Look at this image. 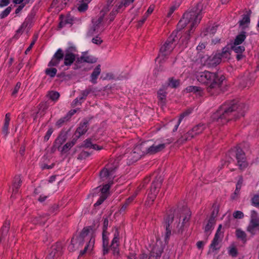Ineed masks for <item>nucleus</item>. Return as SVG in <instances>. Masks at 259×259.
<instances>
[{
    "label": "nucleus",
    "mask_w": 259,
    "mask_h": 259,
    "mask_svg": "<svg viewBox=\"0 0 259 259\" xmlns=\"http://www.w3.org/2000/svg\"><path fill=\"white\" fill-rule=\"evenodd\" d=\"M248 107L243 103L235 100L227 102L222 105L211 116L213 121L225 124L230 120H236L240 116H244Z\"/></svg>",
    "instance_id": "obj_1"
},
{
    "label": "nucleus",
    "mask_w": 259,
    "mask_h": 259,
    "mask_svg": "<svg viewBox=\"0 0 259 259\" xmlns=\"http://www.w3.org/2000/svg\"><path fill=\"white\" fill-rule=\"evenodd\" d=\"M202 9V5L201 3H198L195 7L186 12L177 25V30L172 32H175V34L179 37L181 34H179V36H178V34L180 30L184 28L188 23H191L189 30L184 36L185 41L186 42L185 47H187L186 45L190 38V33L194 31V29L200 23L202 19L201 12Z\"/></svg>",
    "instance_id": "obj_2"
},
{
    "label": "nucleus",
    "mask_w": 259,
    "mask_h": 259,
    "mask_svg": "<svg viewBox=\"0 0 259 259\" xmlns=\"http://www.w3.org/2000/svg\"><path fill=\"white\" fill-rule=\"evenodd\" d=\"M196 78L198 81L208 85L207 91L211 95L218 94V90H220L225 79L223 75L219 77L217 73L208 71L198 72L196 74Z\"/></svg>",
    "instance_id": "obj_3"
},
{
    "label": "nucleus",
    "mask_w": 259,
    "mask_h": 259,
    "mask_svg": "<svg viewBox=\"0 0 259 259\" xmlns=\"http://www.w3.org/2000/svg\"><path fill=\"white\" fill-rule=\"evenodd\" d=\"M163 179L161 176H157L154 181L152 182L149 192L148 196V200L146 202V205L149 206L152 204L157 194L158 189L160 188L162 184Z\"/></svg>",
    "instance_id": "obj_4"
},
{
    "label": "nucleus",
    "mask_w": 259,
    "mask_h": 259,
    "mask_svg": "<svg viewBox=\"0 0 259 259\" xmlns=\"http://www.w3.org/2000/svg\"><path fill=\"white\" fill-rule=\"evenodd\" d=\"M178 38V37L175 34V33H172L160 49V53L162 56L165 57L171 52L174 48V47L172 46L173 43L175 42Z\"/></svg>",
    "instance_id": "obj_5"
},
{
    "label": "nucleus",
    "mask_w": 259,
    "mask_h": 259,
    "mask_svg": "<svg viewBox=\"0 0 259 259\" xmlns=\"http://www.w3.org/2000/svg\"><path fill=\"white\" fill-rule=\"evenodd\" d=\"M174 210H170L169 214L164 218V226L165 227L166 232L165 235V240L166 241L169 239V236L171 235V231L172 227L171 224L174 221Z\"/></svg>",
    "instance_id": "obj_6"
},
{
    "label": "nucleus",
    "mask_w": 259,
    "mask_h": 259,
    "mask_svg": "<svg viewBox=\"0 0 259 259\" xmlns=\"http://www.w3.org/2000/svg\"><path fill=\"white\" fill-rule=\"evenodd\" d=\"M236 158L237 161V165L241 170L243 169L248 166L245 153L240 147L236 148Z\"/></svg>",
    "instance_id": "obj_7"
},
{
    "label": "nucleus",
    "mask_w": 259,
    "mask_h": 259,
    "mask_svg": "<svg viewBox=\"0 0 259 259\" xmlns=\"http://www.w3.org/2000/svg\"><path fill=\"white\" fill-rule=\"evenodd\" d=\"M63 246L61 242H58L53 245L51 248V251L49 253L48 257V259H54L61 254V250Z\"/></svg>",
    "instance_id": "obj_8"
},
{
    "label": "nucleus",
    "mask_w": 259,
    "mask_h": 259,
    "mask_svg": "<svg viewBox=\"0 0 259 259\" xmlns=\"http://www.w3.org/2000/svg\"><path fill=\"white\" fill-rule=\"evenodd\" d=\"M119 233L118 228H115V232L114 235V238L112 241V243L110 245L111 249L113 250L114 255H118L119 253V250L118 248L119 244H118L119 241Z\"/></svg>",
    "instance_id": "obj_9"
},
{
    "label": "nucleus",
    "mask_w": 259,
    "mask_h": 259,
    "mask_svg": "<svg viewBox=\"0 0 259 259\" xmlns=\"http://www.w3.org/2000/svg\"><path fill=\"white\" fill-rule=\"evenodd\" d=\"M218 53H216L212 56H207L205 61V64L210 67L216 66L221 62V58Z\"/></svg>",
    "instance_id": "obj_10"
},
{
    "label": "nucleus",
    "mask_w": 259,
    "mask_h": 259,
    "mask_svg": "<svg viewBox=\"0 0 259 259\" xmlns=\"http://www.w3.org/2000/svg\"><path fill=\"white\" fill-rule=\"evenodd\" d=\"M135 148L137 152H139L142 156L145 154H150V146L149 144L148 141L142 142V143L137 145L135 147Z\"/></svg>",
    "instance_id": "obj_11"
},
{
    "label": "nucleus",
    "mask_w": 259,
    "mask_h": 259,
    "mask_svg": "<svg viewBox=\"0 0 259 259\" xmlns=\"http://www.w3.org/2000/svg\"><path fill=\"white\" fill-rule=\"evenodd\" d=\"M166 85H162L157 92V97L159 100V103L161 106L165 105L166 103V97L167 92H165L166 90Z\"/></svg>",
    "instance_id": "obj_12"
},
{
    "label": "nucleus",
    "mask_w": 259,
    "mask_h": 259,
    "mask_svg": "<svg viewBox=\"0 0 259 259\" xmlns=\"http://www.w3.org/2000/svg\"><path fill=\"white\" fill-rule=\"evenodd\" d=\"M99 225L100 224L98 221L94 222L92 226L84 228L80 232L79 236L85 238L90 231L94 232L99 227Z\"/></svg>",
    "instance_id": "obj_13"
},
{
    "label": "nucleus",
    "mask_w": 259,
    "mask_h": 259,
    "mask_svg": "<svg viewBox=\"0 0 259 259\" xmlns=\"http://www.w3.org/2000/svg\"><path fill=\"white\" fill-rule=\"evenodd\" d=\"M205 128V125L204 124L199 123L192 128L191 130L189 131L188 132V134L190 135L191 138H192L195 136L201 133Z\"/></svg>",
    "instance_id": "obj_14"
},
{
    "label": "nucleus",
    "mask_w": 259,
    "mask_h": 259,
    "mask_svg": "<svg viewBox=\"0 0 259 259\" xmlns=\"http://www.w3.org/2000/svg\"><path fill=\"white\" fill-rule=\"evenodd\" d=\"M142 156V155L139 152H137L136 150V148L135 147L132 152L127 154L126 156L127 157V160L130 164L137 161Z\"/></svg>",
    "instance_id": "obj_15"
},
{
    "label": "nucleus",
    "mask_w": 259,
    "mask_h": 259,
    "mask_svg": "<svg viewBox=\"0 0 259 259\" xmlns=\"http://www.w3.org/2000/svg\"><path fill=\"white\" fill-rule=\"evenodd\" d=\"M89 122L86 120L82 123H80L79 126L77 128L74 135H77V138L84 135L88 130Z\"/></svg>",
    "instance_id": "obj_16"
},
{
    "label": "nucleus",
    "mask_w": 259,
    "mask_h": 259,
    "mask_svg": "<svg viewBox=\"0 0 259 259\" xmlns=\"http://www.w3.org/2000/svg\"><path fill=\"white\" fill-rule=\"evenodd\" d=\"M231 50L228 45L223 48L222 49V52L218 53L221 61L223 60L224 61H225L226 60L230 59L231 54Z\"/></svg>",
    "instance_id": "obj_17"
},
{
    "label": "nucleus",
    "mask_w": 259,
    "mask_h": 259,
    "mask_svg": "<svg viewBox=\"0 0 259 259\" xmlns=\"http://www.w3.org/2000/svg\"><path fill=\"white\" fill-rule=\"evenodd\" d=\"M75 60V55L70 52L69 50H66L64 56V64L66 66H70Z\"/></svg>",
    "instance_id": "obj_18"
},
{
    "label": "nucleus",
    "mask_w": 259,
    "mask_h": 259,
    "mask_svg": "<svg viewBox=\"0 0 259 259\" xmlns=\"http://www.w3.org/2000/svg\"><path fill=\"white\" fill-rule=\"evenodd\" d=\"M162 249L158 246H154L150 253L149 259H159Z\"/></svg>",
    "instance_id": "obj_19"
},
{
    "label": "nucleus",
    "mask_w": 259,
    "mask_h": 259,
    "mask_svg": "<svg viewBox=\"0 0 259 259\" xmlns=\"http://www.w3.org/2000/svg\"><path fill=\"white\" fill-rule=\"evenodd\" d=\"M10 227V221L6 220L3 224V226L0 231V242L7 235Z\"/></svg>",
    "instance_id": "obj_20"
},
{
    "label": "nucleus",
    "mask_w": 259,
    "mask_h": 259,
    "mask_svg": "<svg viewBox=\"0 0 259 259\" xmlns=\"http://www.w3.org/2000/svg\"><path fill=\"white\" fill-rule=\"evenodd\" d=\"M22 181L20 176H16L13 182V193L16 194L18 193V190L20 187Z\"/></svg>",
    "instance_id": "obj_21"
},
{
    "label": "nucleus",
    "mask_w": 259,
    "mask_h": 259,
    "mask_svg": "<svg viewBox=\"0 0 259 259\" xmlns=\"http://www.w3.org/2000/svg\"><path fill=\"white\" fill-rule=\"evenodd\" d=\"M255 228L259 229V219L250 220V224L247 228V231L252 235H254Z\"/></svg>",
    "instance_id": "obj_22"
},
{
    "label": "nucleus",
    "mask_w": 259,
    "mask_h": 259,
    "mask_svg": "<svg viewBox=\"0 0 259 259\" xmlns=\"http://www.w3.org/2000/svg\"><path fill=\"white\" fill-rule=\"evenodd\" d=\"M216 221H213L212 219H209L208 221L207 224L204 228V233L206 237V239L211 234V231L213 229L214 225L215 224Z\"/></svg>",
    "instance_id": "obj_23"
},
{
    "label": "nucleus",
    "mask_w": 259,
    "mask_h": 259,
    "mask_svg": "<svg viewBox=\"0 0 259 259\" xmlns=\"http://www.w3.org/2000/svg\"><path fill=\"white\" fill-rule=\"evenodd\" d=\"M60 22L58 26L59 28H62L67 24H72L73 21V19L70 16L65 17L63 15H60Z\"/></svg>",
    "instance_id": "obj_24"
},
{
    "label": "nucleus",
    "mask_w": 259,
    "mask_h": 259,
    "mask_svg": "<svg viewBox=\"0 0 259 259\" xmlns=\"http://www.w3.org/2000/svg\"><path fill=\"white\" fill-rule=\"evenodd\" d=\"M101 73V65H97L95 68L94 69L93 72L91 74V81L94 83L95 84L97 83V79L99 75V74Z\"/></svg>",
    "instance_id": "obj_25"
},
{
    "label": "nucleus",
    "mask_w": 259,
    "mask_h": 259,
    "mask_svg": "<svg viewBox=\"0 0 259 259\" xmlns=\"http://www.w3.org/2000/svg\"><path fill=\"white\" fill-rule=\"evenodd\" d=\"M165 147V144H160L158 145H152L150 146V154H153L162 151Z\"/></svg>",
    "instance_id": "obj_26"
},
{
    "label": "nucleus",
    "mask_w": 259,
    "mask_h": 259,
    "mask_svg": "<svg viewBox=\"0 0 259 259\" xmlns=\"http://www.w3.org/2000/svg\"><path fill=\"white\" fill-rule=\"evenodd\" d=\"M180 85V80L175 79L174 77H170L168 79V82L163 85H166V89L168 87L171 88H176Z\"/></svg>",
    "instance_id": "obj_27"
},
{
    "label": "nucleus",
    "mask_w": 259,
    "mask_h": 259,
    "mask_svg": "<svg viewBox=\"0 0 259 259\" xmlns=\"http://www.w3.org/2000/svg\"><path fill=\"white\" fill-rule=\"evenodd\" d=\"M246 36V32L241 31L236 36L233 44H235V45H241L244 41Z\"/></svg>",
    "instance_id": "obj_28"
},
{
    "label": "nucleus",
    "mask_w": 259,
    "mask_h": 259,
    "mask_svg": "<svg viewBox=\"0 0 259 259\" xmlns=\"http://www.w3.org/2000/svg\"><path fill=\"white\" fill-rule=\"evenodd\" d=\"M113 170L114 169H108L105 167L103 168L100 172L99 176L100 178L102 179L103 181H104V178H108L113 171Z\"/></svg>",
    "instance_id": "obj_29"
},
{
    "label": "nucleus",
    "mask_w": 259,
    "mask_h": 259,
    "mask_svg": "<svg viewBox=\"0 0 259 259\" xmlns=\"http://www.w3.org/2000/svg\"><path fill=\"white\" fill-rule=\"evenodd\" d=\"M235 45L233 44L230 46L231 51H234L237 54L242 53L245 51V48L243 46Z\"/></svg>",
    "instance_id": "obj_30"
},
{
    "label": "nucleus",
    "mask_w": 259,
    "mask_h": 259,
    "mask_svg": "<svg viewBox=\"0 0 259 259\" xmlns=\"http://www.w3.org/2000/svg\"><path fill=\"white\" fill-rule=\"evenodd\" d=\"M219 205L214 203L212 205L213 210L211 213V216L209 219H212L213 221H216L215 218L217 217L219 212Z\"/></svg>",
    "instance_id": "obj_31"
},
{
    "label": "nucleus",
    "mask_w": 259,
    "mask_h": 259,
    "mask_svg": "<svg viewBox=\"0 0 259 259\" xmlns=\"http://www.w3.org/2000/svg\"><path fill=\"white\" fill-rule=\"evenodd\" d=\"M191 112V110L190 109H188L187 110V111H186L185 112L182 113L180 116V118L178 120V121L177 122V123L176 124L175 126V128L173 129V132H175L178 128V126H179L181 121L182 120L183 118L188 115Z\"/></svg>",
    "instance_id": "obj_32"
},
{
    "label": "nucleus",
    "mask_w": 259,
    "mask_h": 259,
    "mask_svg": "<svg viewBox=\"0 0 259 259\" xmlns=\"http://www.w3.org/2000/svg\"><path fill=\"white\" fill-rule=\"evenodd\" d=\"M104 18V14H102L97 19H93L92 20L93 25L99 29L102 25Z\"/></svg>",
    "instance_id": "obj_33"
},
{
    "label": "nucleus",
    "mask_w": 259,
    "mask_h": 259,
    "mask_svg": "<svg viewBox=\"0 0 259 259\" xmlns=\"http://www.w3.org/2000/svg\"><path fill=\"white\" fill-rule=\"evenodd\" d=\"M186 91L188 93L193 92L195 93H197L200 96L201 95L202 90L201 88L197 86H189L186 89Z\"/></svg>",
    "instance_id": "obj_34"
},
{
    "label": "nucleus",
    "mask_w": 259,
    "mask_h": 259,
    "mask_svg": "<svg viewBox=\"0 0 259 259\" xmlns=\"http://www.w3.org/2000/svg\"><path fill=\"white\" fill-rule=\"evenodd\" d=\"M236 235L237 238L241 239L243 243H245L246 242V234L245 232L240 229H237L236 231Z\"/></svg>",
    "instance_id": "obj_35"
},
{
    "label": "nucleus",
    "mask_w": 259,
    "mask_h": 259,
    "mask_svg": "<svg viewBox=\"0 0 259 259\" xmlns=\"http://www.w3.org/2000/svg\"><path fill=\"white\" fill-rule=\"evenodd\" d=\"M84 57V62L88 63H94L97 62V58L91 56H87V52L82 53Z\"/></svg>",
    "instance_id": "obj_36"
},
{
    "label": "nucleus",
    "mask_w": 259,
    "mask_h": 259,
    "mask_svg": "<svg viewBox=\"0 0 259 259\" xmlns=\"http://www.w3.org/2000/svg\"><path fill=\"white\" fill-rule=\"evenodd\" d=\"M47 97L52 101H56L59 99L60 94L58 92L51 91L48 92Z\"/></svg>",
    "instance_id": "obj_37"
},
{
    "label": "nucleus",
    "mask_w": 259,
    "mask_h": 259,
    "mask_svg": "<svg viewBox=\"0 0 259 259\" xmlns=\"http://www.w3.org/2000/svg\"><path fill=\"white\" fill-rule=\"evenodd\" d=\"M205 48V44L204 43L200 44L196 48V51H197V53L198 54V57L197 58H196V60L198 59H200L202 60L204 59V57L200 53ZM202 61V60H201Z\"/></svg>",
    "instance_id": "obj_38"
},
{
    "label": "nucleus",
    "mask_w": 259,
    "mask_h": 259,
    "mask_svg": "<svg viewBox=\"0 0 259 259\" xmlns=\"http://www.w3.org/2000/svg\"><path fill=\"white\" fill-rule=\"evenodd\" d=\"M64 56V54L63 52V51L62 49H59L57 50L56 53L54 54L53 56V58L56 60L57 61H58L59 62H60L61 60L63 59V57Z\"/></svg>",
    "instance_id": "obj_39"
},
{
    "label": "nucleus",
    "mask_w": 259,
    "mask_h": 259,
    "mask_svg": "<svg viewBox=\"0 0 259 259\" xmlns=\"http://www.w3.org/2000/svg\"><path fill=\"white\" fill-rule=\"evenodd\" d=\"M137 194H135V195H133L128 198H127L124 203L122 205V207L120 208V211L121 212L123 211H124L126 208L127 207L129 204L134 199V198L136 197Z\"/></svg>",
    "instance_id": "obj_40"
},
{
    "label": "nucleus",
    "mask_w": 259,
    "mask_h": 259,
    "mask_svg": "<svg viewBox=\"0 0 259 259\" xmlns=\"http://www.w3.org/2000/svg\"><path fill=\"white\" fill-rule=\"evenodd\" d=\"M218 26H212L211 27H207L205 30L203 32V36H206L208 33L213 34L215 33L217 30Z\"/></svg>",
    "instance_id": "obj_41"
},
{
    "label": "nucleus",
    "mask_w": 259,
    "mask_h": 259,
    "mask_svg": "<svg viewBox=\"0 0 259 259\" xmlns=\"http://www.w3.org/2000/svg\"><path fill=\"white\" fill-rule=\"evenodd\" d=\"M95 242L94 238H90L88 244L85 246L83 250H81L80 252V255H82L87 252V250L90 247H93L94 243Z\"/></svg>",
    "instance_id": "obj_42"
},
{
    "label": "nucleus",
    "mask_w": 259,
    "mask_h": 259,
    "mask_svg": "<svg viewBox=\"0 0 259 259\" xmlns=\"http://www.w3.org/2000/svg\"><path fill=\"white\" fill-rule=\"evenodd\" d=\"M70 128H69L68 131H65L64 130H62L60 133L58 138L60 140H61L62 142H65L67 139V135L68 133L70 132Z\"/></svg>",
    "instance_id": "obj_43"
},
{
    "label": "nucleus",
    "mask_w": 259,
    "mask_h": 259,
    "mask_svg": "<svg viewBox=\"0 0 259 259\" xmlns=\"http://www.w3.org/2000/svg\"><path fill=\"white\" fill-rule=\"evenodd\" d=\"M188 227L187 225H184L182 224H180L179 222L177 226L176 229L175 230V231L179 234H182L184 231L185 230V229Z\"/></svg>",
    "instance_id": "obj_44"
},
{
    "label": "nucleus",
    "mask_w": 259,
    "mask_h": 259,
    "mask_svg": "<svg viewBox=\"0 0 259 259\" xmlns=\"http://www.w3.org/2000/svg\"><path fill=\"white\" fill-rule=\"evenodd\" d=\"M184 211H185L186 215L183 218V222L181 224L184 225H187L188 226V222L190 218L191 213L190 211L186 208H184Z\"/></svg>",
    "instance_id": "obj_45"
},
{
    "label": "nucleus",
    "mask_w": 259,
    "mask_h": 259,
    "mask_svg": "<svg viewBox=\"0 0 259 259\" xmlns=\"http://www.w3.org/2000/svg\"><path fill=\"white\" fill-rule=\"evenodd\" d=\"M57 70L55 68H49L46 69L45 73L51 77H54L57 73Z\"/></svg>",
    "instance_id": "obj_46"
},
{
    "label": "nucleus",
    "mask_w": 259,
    "mask_h": 259,
    "mask_svg": "<svg viewBox=\"0 0 259 259\" xmlns=\"http://www.w3.org/2000/svg\"><path fill=\"white\" fill-rule=\"evenodd\" d=\"M92 146H93V144L92 143V139L89 138V139H87L85 140H84L83 141V143L81 144V145H80L79 146V148L84 147L86 148H92Z\"/></svg>",
    "instance_id": "obj_47"
},
{
    "label": "nucleus",
    "mask_w": 259,
    "mask_h": 259,
    "mask_svg": "<svg viewBox=\"0 0 259 259\" xmlns=\"http://www.w3.org/2000/svg\"><path fill=\"white\" fill-rule=\"evenodd\" d=\"M250 23V18L248 15H244L242 19L239 21L240 26H243Z\"/></svg>",
    "instance_id": "obj_48"
},
{
    "label": "nucleus",
    "mask_w": 259,
    "mask_h": 259,
    "mask_svg": "<svg viewBox=\"0 0 259 259\" xmlns=\"http://www.w3.org/2000/svg\"><path fill=\"white\" fill-rule=\"evenodd\" d=\"M251 204L254 206L259 207V195L256 194L251 199Z\"/></svg>",
    "instance_id": "obj_49"
},
{
    "label": "nucleus",
    "mask_w": 259,
    "mask_h": 259,
    "mask_svg": "<svg viewBox=\"0 0 259 259\" xmlns=\"http://www.w3.org/2000/svg\"><path fill=\"white\" fill-rule=\"evenodd\" d=\"M219 241L215 239H213L210 245V248L212 249V251H214L220 249L219 247H218L219 245Z\"/></svg>",
    "instance_id": "obj_50"
},
{
    "label": "nucleus",
    "mask_w": 259,
    "mask_h": 259,
    "mask_svg": "<svg viewBox=\"0 0 259 259\" xmlns=\"http://www.w3.org/2000/svg\"><path fill=\"white\" fill-rule=\"evenodd\" d=\"M91 92H93V91L91 88H88L85 90L83 91L82 92V96L79 98V100L85 99L87 96Z\"/></svg>",
    "instance_id": "obj_51"
},
{
    "label": "nucleus",
    "mask_w": 259,
    "mask_h": 259,
    "mask_svg": "<svg viewBox=\"0 0 259 259\" xmlns=\"http://www.w3.org/2000/svg\"><path fill=\"white\" fill-rule=\"evenodd\" d=\"M98 28L95 27L94 25L91 27V28L88 30L87 35L88 36H91L94 35V34L98 31Z\"/></svg>",
    "instance_id": "obj_52"
},
{
    "label": "nucleus",
    "mask_w": 259,
    "mask_h": 259,
    "mask_svg": "<svg viewBox=\"0 0 259 259\" xmlns=\"http://www.w3.org/2000/svg\"><path fill=\"white\" fill-rule=\"evenodd\" d=\"M12 8L8 7L0 15L1 18L3 19L6 17L11 12Z\"/></svg>",
    "instance_id": "obj_53"
},
{
    "label": "nucleus",
    "mask_w": 259,
    "mask_h": 259,
    "mask_svg": "<svg viewBox=\"0 0 259 259\" xmlns=\"http://www.w3.org/2000/svg\"><path fill=\"white\" fill-rule=\"evenodd\" d=\"M189 137H190V135L188 134V133L182 136L179 140L177 141V143L179 144H182L183 142L189 140Z\"/></svg>",
    "instance_id": "obj_54"
},
{
    "label": "nucleus",
    "mask_w": 259,
    "mask_h": 259,
    "mask_svg": "<svg viewBox=\"0 0 259 259\" xmlns=\"http://www.w3.org/2000/svg\"><path fill=\"white\" fill-rule=\"evenodd\" d=\"M90 153L87 151H83L78 155L77 159L79 160H82L89 157L90 155Z\"/></svg>",
    "instance_id": "obj_55"
},
{
    "label": "nucleus",
    "mask_w": 259,
    "mask_h": 259,
    "mask_svg": "<svg viewBox=\"0 0 259 259\" xmlns=\"http://www.w3.org/2000/svg\"><path fill=\"white\" fill-rule=\"evenodd\" d=\"M74 238H72L71 240V244L68 246V250L70 252H73V251H75L76 249H79L78 246H77V247L75 246V244H74Z\"/></svg>",
    "instance_id": "obj_56"
},
{
    "label": "nucleus",
    "mask_w": 259,
    "mask_h": 259,
    "mask_svg": "<svg viewBox=\"0 0 259 259\" xmlns=\"http://www.w3.org/2000/svg\"><path fill=\"white\" fill-rule=\"evenodd\" d=\"M29 24V22L28 20L24 21L21 27L17 31V33H22L24 31V28H26Z\"/></svg>",
    "instance_id": "obj_57"
},
{
    "label": "nucleus",
    "mask_w": 259,
    "mask_h": 259,
    "mask_svg": "<svg viewBox=\"0 0 259 259\" xmlns=\"http://www.w3.org/2000/svg\"><path fill=\"white\" fill-rule=\"evenodd\" d=\"M110 187V186L109 184H105L103 186V188L100 189L99 191L101 192L102 195H106V193L108 192Z\"/></svg>",
    "instance_id": "obj_58"
},
{
    "label": "nucleus",
    "mask_w": 259,
    "mask_h": 259,
    "mask_svg": "<svg viewBox=\"0 0 259 259\" xmlns=\"http://www.w3.org/2000/svg\"><path fill=\"white\" fill-rule=\"evenodd\" d=\"M229 253L233 257H236L238 255V251L236 248L234 246L230 248Z\"/></svg>",
    "instance_id": "obj_59"
},
{
    "label": "nucleus",
    "mask_w": 259,
    "mask_h": 259,
    "mask_svg": "<svg viewBox=\"0 0 259 259\" xmlns=\"http://www.w3.org/2000/svg\"><path fill=\"white\" fill-rule=\"evenodd\" d=\"M88 8V4L82 2L78 7V10L80 12L85 11Z\"/></svg>",
    "instance_id": "obj_60"
},
{
    "label": "nucleus",
    "mask_w": 259,
    "mask_h": 259,
    "mask_svg": "<svg viewBox=\"0 0 259 259\" xmlns=\"http://www.w3.org/2000/svg\"><path fill=\"white\" fill-rule=\"evenodd\" d=\"M106 195H102L99 198V199L98 200V201L95 203L94 206L96 207L101 205L103 202V201L106 199Z\"/></svg>",
    "instance_id": "obj_61"
},
{
    "label": "nucleus",
    "mask_w": 259,
    "mask_h": 259,
    "mask_svg": "<svg viewBox=\"0 0 259 259\" xmlns=\"http://www.w3.org/2000/svg\"><path fill=\"white\" fill-rule=\"evenodd\" d=\"M69 119H67V118H66V116L63 118H60V119H59L56 123V125L58 127H61L63 124L68 121Z\"/></svg>",
    "instance_id": "obj_62"
},
{
    "label": "nucleus",
    "mask_w": 259,
    "mask_h": 259,
    "mask_svg": "<svg viewBox=\"0 0 259 259\" xmlns=\"http://www.w3.org/2000/svg\"><path fill=\"white\" fill-rule=\"evenodd\" d=\"M233 217L235 219H242L244 217L243 213L241 211H236L233 214Z\"/></svg>",
    "instance_id": "obj_63"
},
{
    "label": "nucleus",
    "mask_w": 259,
    "mask_h": 259,
    "mask_svg": "<svg viewBox=\"0 0 259 259\" xmlns=\"http://www.w3.org/2000/svg\"><path fill=\"white\" fill-rule=\"evenodd\" d=\"M39 110H42V111L45 112L49 107L48 103L46 102H42L39 105Z\"/></svg>",
    "instance_id": "obj_64"
}]
</instances>
